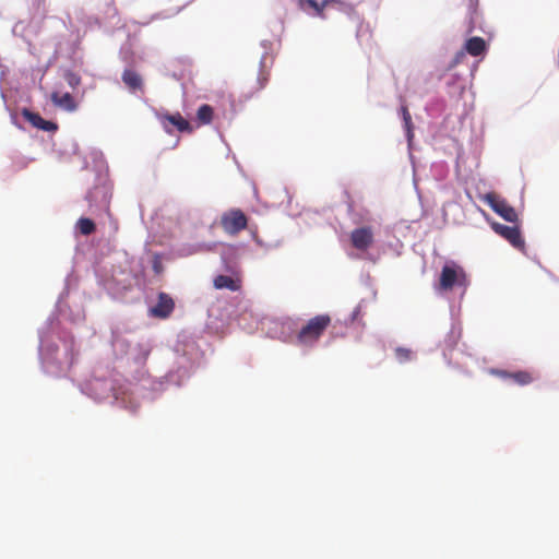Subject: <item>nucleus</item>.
Returning <instances> with one entry per match:
<instances>
[{"label":"nucleus","mask_w":559,"mask_h":559,"mask_svg":"<svg viewBox=\"0 0 559 559\" xmlns=\"http://www.w3.org/2000/svg\"><path fill=\"white\" fill-rule=\"evenodd\" d=\"M23 116L26 118L28 122H31L34 127L44 131H55L57 130V124L52 121L45 120L39 114L32 112L29 110H24Z\"/></svg>","instance_id":"nucleus-13"},{"label":"nucleus","mask_w":559,"mask_h":559,"mask_svg":"<svg viewBox=\"0 0 559 559\" xmlns=\"http://www.w3.org/2000/svg\"><path fill=\"white\" fill-rule=\"evenodd\" d=\"M160 121L163 122L166 131L169 133L171 131L167 128L166 122L174 126L179 132L192 133L194 130L191 123L187 119H185L179 112L162 115Z\"/></svg>","instance_id":"nucleus-10"},{"label":"nucleus","mask_w":559,"mask_h":559,"mask_svg":"<svg viewBox=\"0 0 559 559\" xmlns=\"http://www.w3.org/2000/svg\"><path fill=\"white\" fill-rule=\"evenodd\" d=\"M219 224L226 234L236 236L247 228L248 217L240 209H230L222 214Z\"/></svg>","instance_id":"nucleus-3"},{"label":"nucleus","mask_w":559,"mask_h":559,"mask_svg":"<svg viewBox=\"0 0 559 559\" xmlns=\"http://www.w3.org/2000/svg\"><path fill=\"white\" fill-rule=\"evenodd\" d=\"M487 43L483 37H471L468 38L464 44V50L456 53L454 62L457 63L461 61V59L464 58L465 52L473 56V57H479L486 53L487 51Z\"/></svg>","instance_id":"nucleus-6"},{"label":"nucleus","mask_w":559,"mask_h":559,"mask_svg":"<svg viewBox=\"0 0 559 559\" xmlns=\"http://www.w3.org/2000/svg\"><path fill=\"white\" fill-rule=\"evenodd\" d=\"M213 285L216 289L237 292L241 288V281L228 275H217L213 281Z\"/></svg>","instance_id":"nucleus-14"},{"label":"nucleus","mask_w":559,"mask_h":559,"mask_svg":"<svg viewBox=\"0 0 559 559\" xmlns=\"http://www.w3.org/2000/svg\"><path fill=\"white\" fill-rule=\"evenodd\" d=\"M350 242L357 250L365 251L373 242V231L369 226L356 228L350 233Z\"/></svg>","instance_id":"nucleus-8"},{"label":"nucleus","mask_w":559,"mask_h":559,"mask_svg":"<svg viewBox=\"0 0 559 559\" xmlns=\"http://www.w3.org/2000/svg\"><path fill=\"white\" fill-rule=\"evenodd\" d=\"M492 230L508 240L515 249L524 250L525 241L518 226H507L500 223H491Z\"/></svg>","instance_id":"nucleus-5"},{"label":"nucleus","mask_w":559,"mask_h":559,"mask_svg":"<svg viewBox=\"0 0 559 559\" xmlns=\"http://www.w3.org/2000/svg\"><path fill=\"white\" fill-rule=\"evenodd\" d=\"M485 201L493 212H496L507 222L516 223L519 221L515 209L496 193H487L485 195Z\"/></svg>","instance_id":"nucleus-4"},{"label":"nucleus","mask_w":559,"mask_h":559,"mask_svg":"<svg viewBox=\"0 0 559 559\" xmlns=\"http://www.w3.org/2000/svg\"><path fill=\"white\" fill-rule=\"evenodd\" d=\"M331 322L332 318L326 313L310 318L297 333V344L304 347H313L331 325Z\"/></svg>","instance_id":"nucleus-1"},{"label":"nucleus","mask_w":559,"mask_h":559,"mask_svg":"<svg viewBox=\"0 0 559 559\" xmlns=\"http://www.w3.org/2000/svg\"><path fill=\"white\" fill-rule=\"evenodd\" d=\"M469 283V278L461 265L455 262H449L443 265L439 278L440 290L448 292L460 288L462 294H464Z\"/></svg>","instance_id":"nucleus-2"},{"label":"nucleus","mask_w":559,"mask_h":559,"mask_svg":"<svg viewBox=\"0 0 559 559\" xmlns=\"http://www.w3.org/2000/svg\"><path fill=\"white\" fill-rule=\"evenodd\" d=\"M121 80L128 90L132 93L144 92V81L140 73L132 69H126L122 72Z\"/></svg>","instance_id":"nucleus-11"},{"label":"nucleus","mask_w":559,"mask_h":559,"mask_svg":"<svg viewBox=\"0 0 559 559\" xmlns=\"http://www.w3.org/2000/svg\"><path fill=\"white\" fill-rule=\"evenodd\" d=\"M489 372L496 377L503 379V380H510L514 384H518L521 386L527 385L534 381L533 373L530 371H526V370L509 372V371L501 370V369H490Z\"/></svg>","instance_id":"nucleus-7"},{"label":"nucleus","mask_w":559,"mask_h":559,"mask_svg":"<svg viewBox=\"0 0 559 559\" xmlns=\"http://www.w3.org/2000/svg\"><path fill=\"white\" fill-rule=\"evenodd\" d=\"M175 302L166 293L158 294L157 304L151 308V314L156 318L166 319L174 311Z\"/></svg>","instance_id":"nucleus-9"},{"label":"nucleus","mask_w":559,"mask_h":559,"mask_svg":"<svg viewBox=\"0 0 559 559\" xmlns=\"http://www.w3.org/2000/svg\"><path fill=\"white\" fill-rule=\"evenodd\" d=\"M78 228L80 229V233L84 236H88L93 234L96 229L95 223L86 217H81L78 221Z\"/></svg>","instance_id":"nucleus-18"},{"label":"nucleus","mask_w":559,"mask_h":559,"mask_svg":"<svg viewBox=\"0 0 559 559\" xmlns=\"http://www.w3.org/2000/svg\"><path fill=\"white\" fill-rule=\"evenodd\" d=\"M334 0H323L319 3L317 0H299V5L304 11L312 10L317 16L324 17L325 7Z\"/></svg>","instance_id":"nucleus-15"},{"label":"nucleus","mask_w":559,"mask_h":559,"mask_svg":"<svg viewBox=\"0 0 559 559\" xmlns=\"http://www.w3.org/2000/svg\"><path fill=\"white\" fill-rule=\"evenodd\" d=\"M413 181L416 183V178L415 177L413 178Z\"/></svg>","instance_id":"nucleus-22"},{"label":"nucleus","mask_w":559,"mask_h":559,"mask_svg":"<svg viewBox=\"0 0 559 559\" xmlns=\"http://www.w3.org/2000/svg\"><path fill=\"white\" fill-rule=\"evenodd\" d=\"M402 114H403L404 127H405V131H406L408 145L411 146L412 142L414 140V136H415L414 131H413V126H412V117L406 107H402Z\"/></svg>","instance_id":"nucleus-17"},{"label":"nucleus","mask_w":559,"mask_h":559,"mask_svg":"<svg viewBox=\"0 0 559 559\" xmlns=\"http://www.w3.org/2000/svg\"><path fill=\"white\" fill-rule=\"evenodd\" d=\"M414 356H415V353H413L412 350H409L407 348L397 347L395 349V357L400 362H406V361L411 360L412 358H414Z\"/></svg>","instance_id":"nucleus-19"},{"label":"nucleus","mask_w":559,"mask_h":559,"mask_svg":"<svg viewBox=\"0 0 559 559\" xmlns=\"http://www.w3.org/2000/svg\"><path fill=\"white\" fill-rule=\"evenodd\" d=\"M64 79L70 87L75 88L81 84V78L74 72L68 71L64 74Z\"/></svg>","instance_id":"nucleus-20"},{"label":"nucleus","mask_w":559,"mask_h":559,"mask_svg":"<svg viewBox=\"0 0 559 559\" xmlns=\"http://www.w3.org/2000/svg\"><path fill=\"white\" fill-rule=\"evenodd\" d=\"M214 118V109L207 104L201 105L197 110L198 126L210 124Z\"/></svg>","instance_id":"nucleus-16"},{"label":"nucleus","mask_w":559,"mask_h":559,"mask_svg":"<svg viewBox=\"0 0 559 559\" xmlns=\"http://www.w3.org/2000/svg\"><path fill=\"white\" fill-rule=\"evenodd\" d=\"M50 99L55 106L69 112H73L78 109V104L70 93L60 94L59 92H52Z\"/></svg>","instance_id":"nucleus-12"},{"label":"nucleus","mask_w":559,"mask_h":559,"mask_svg":"<svg viewBox=\"0 0 559 559\" xmlns=\"http://www.w3.org/2000/svg\"><path fill=\"white\" fill-rule=\"evenodd\" d=\"M258 81H259L260 88H263L266 85L267 81H269V74L265 73L264 71H261V73H260V75L258 78Z\"/></svg>","instance_id":"nucleus-21"}]
</instances>
